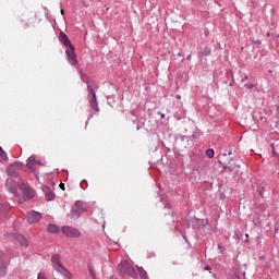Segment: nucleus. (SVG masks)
I'll return each instance as SVG.
<instances>
[{"label":"nucleus","mask_w":279,"mask_h":279,"mask_svg":"<svg viewBox=\"0 0 279 279\" xmlns=\"http://www.w3.org/2000/svg\"><path fill=\"white\" fill-rule=\"evenodd\" d=\"M51 263L54 271L61 274L63 278L71 279V272L62 265V260H60V255H53L51 257Z\"/></svg>","instance_id":"4"},{"label":"nucleus","mask_w":279,"mask_h":279,"mask_svg":"<svg viewBox=\"0 0 279 279\" xmlns=\"http://www.w3.org/2000/svg\"><path fill=\"white\" fill-rule=\"evenodd\" d=\"M245 86L246 88H248V90H252V88H255L254 84H246Z\"/></svg>","instance_id":"26"},{"label":"nucleus","mask_w":279,"mask_h":279,"mask_svg":"<svg viewBox=\"0 0 279 279\" xmlns=\"http://www.w3.org/2000/svg\"><path fill=\"white\" fill-rule=\"evenodd\" d=\"M118 269H119V272L121 274L122 278H125V276H129V278H136V270L126 260L121 262Z\"/></svg>","instance_id":"5"},{"label":"nucleus","mask_w":279,"mask_h":279,"mask_svg":"<svg viewBox=\"0 0 279 279\" xmlns=\"http://www.w3.org/2000/svg\"><path fill=\"white\" fill-rule=\"evenodd\" d=\"M14 241L20 243L21 247H29V241L23 234H12Z\"/></svg>","instance_id":"13"},{"label":"nucleus","mask_w":279,"mask_h":279,"mask_svg":"<svg viewBox=\"0 0 279 279\" xmlns=\"http://www.w3.org/2000/svg\"><path fill=\"white\" fill-rule=\"evenodd\" d=\"M178 56H182V53H181V52H179V53H178Z\"/></svg>","instance_id":"36"},{"label":"nucleus","mask_w":279,"mask_h":279,"mask_svg":"<svg viewBox=\"0 0 279 279\" xmlns=\"http://www.w3.org/2000/svg\"><path fill=\"white\" fill-rule=\"evenodd\" d=\"M46 199L47 202H52V199H56V194L51 192V190L48 189V192H46Z\"/></svg>","instance_id":"20"},{"label":"nucleus","mask_w":279,"mask_h":279,"mask_svg":"<svg viewBox=\"0 0 279 279\" xmlns=\"http://www.w3.org/2000/svg\"><path fill=\"white\" fill-rule=\"evenodd\" d=\"M161 119H165V113H161Z\"/></svg>","instance_id":"31"},{"label":"nucleus","mask_w":279,"mask_h":279,"mask_svg":"<svg viewBox=\"0 0 279 279\" xmlns=\"http://www.w3.org/2000/svg\"><path fill=\"white\" fill-rule=\"evenodd\" d=\"M89 274H90L92 278H94V279L97 278V275L95 274V269L89 268Z\"/></svg>","instance_id":"24"},{"label":"nucleus","mask_w":279,"mask_h":279,"mask_svg":"<svg viewBox=\"0 0 279 279\" xmlns=\"http://www.w3.org/2000/svg\"><path fill=\"white\" fill-rule=\"evenodd\" d=\"M35 165H40V162H37L36 161V157H34V156L28 157V159H27V167H28V169L31 171H34V166Z\"/></svg>","instance_id":"17"},{"label":"nucleus","mask_w":279,"mask_h":279,"mask_svg":"<svg viewBox=\"0 0 279 279\" xmlns=\"http://www.w3.org/2000/svg\"><path fill=\"white\" fill-rule=\"evenodd\" d=\"M19 189L22 195H24L23 198L19 199V204H23L26 199H34L35 192L32 187L27 186V184L19 182Z\"/></svg>","instance_id":"6"},{"label":"nucleus","mask_w":279,"mask_h":279,"mask_svg":"<svg viewBox=\"0 0 279 279\" xmlns=\"http://www.w3.org/2000/svg\"><path fill=\"white\" fill-rule=\"evenodd\" d=\"M48 232H51V234H58V232H60V228L56 225H49Z\"/></svg>","instance_id":"19"},{"label":"nucleus","mask_w":279,"mask_h":279,"mask_svg":"<svg viewBox=\"0 0 279 279\" xmlns=\"http://www.w3.org/2000/svg\"><path fill=\"white\" fill-rule=\"evenodd\" d=\"M62 232L70 239H80L82 236V232L73 227H62Z\"/></svg>","instance_id":"7"},{"label":"nucleus","mask_w":279,"mask_h":279,"mask_svg":"<svg viewBox=\"0 0 279 279\" xmlns=\"http://www.w3.org/2000/svg\"><path fill=\"white\" fill-rule=\"evenodd\" d=\"M20 169H21V163L14 162L7 168V173L8 175H11V178H16L19 175Z\"/></svg>","instance_id":"10"},{"label":"nucleus","mask_w":279,"mask_h":279,"mask_svg":"<svg viewBox=\"0 0 279 279\" xmlns=\"http://www.w3.org/2000/svg\"><path fill=\"white\" fill-rule=\"evenodd\" d=\"M51 263L54 271L61 274L63 278L71 279V272L62 265V260H60V255H53L51 257Z\"/></svg>","instance_id":"3"},{"label":"nucleus","mask_w":279,"mask_h":279,"mask_svg":"<svg viewBox=\"0 0 279 279\" xmlns=\"http://www.w3.org/2000/svg\"><path fill=\"white\" fill-rule=\"evenodd\" d=\"M8 215V208L4 205H0V219H3Z\"/></svg>","instance_id":"22"},{"label":"nucleus","mask_w":279,"mask_h":279,"mask_svg":"<svg viewBox=\"0 0 279 279\" xmlns=\"http://www.w3.org/2000/svg\"><path fill=\"white\" fill-rule=\"evenodd\" d=\"M8 160V155H5V150L0 147V162H5Z\"/></svg>","instance_id":"21"},{"label":"nucleus","mask_w":279,"mask_h":279,"mask_svg":"<svg viewBox=\"0 0 279 279\" xmlns=\"http://www.w3.org/2000/svg\"><path fill=\"white\" fill-rule=\"evenodd\" d=\"M37 279H47V275H45V272H39Z\"/></svg>","instance_id":"25"},{"label":"nucleus","mask_w":279,"mask_h":279,"mask_svg":"<svg viewBox=\"0 0 279 279\" xmlns=\"http://www.w3.org/2000/svg\"><path fill=\"white\" fill-rule=\"evenodd\" d=\"M84 203L82 202H76L75 203V208L71 211L72 218L73 219H80L82 217V214L84 213Z\"/></svg>","instance_id":"9"},{"label":"nucleus","mask_w":279,"mask_h":279,"mask_svg":"<svg viewBox=\"0 0 279 279\" xmlns=\"http://www.w3.org/2000/svg\"><path fill=\"white\" fill-rule=\"evenodd\" d=\"M5 185L8 189H10V191H12V193H16V181H14V179L9 178Z\"/></svg>","instance_id":"15"},{"label":"nucleus","mask_w":279,"mask_h":279,"mask_svg":"<svg viewBox=\"0 0 279 279\" xmlns=\"http://www.w3.org/2000/svg\"><path fill=\"white\" fill-rule=\"evenodd\" d=\"M60 40L62 44L65 45V47H73V44L71 43V40L69 39V36H66V34L64 33H60Z\"/></svg>","instance_id":"16"},{"label":"nucleus","mask_w":279,"mask_h":279,"mask_svg":"<svg viewBox=\"0 0 279 279\" xmlns=\"http://www.w3.org/2000/svg\"><path fill=\"white\" fill-rule=\"evenodd\" d=\"M206 271H210V266L205 267Z\"/></svg>","instance_id":"29"},{"label":"nucleus","mask_w":279,"mask_h":279,"mask_svg":"<svg viewBox=\"0 0 279 279\" xmlns=\"http://www.w3.org/2000/svg\"><path fill=\"white\" fill-rule=\"evenodd\" d=\"M206 156H207L208 158H215V149L208 148V149L206 150Z\"/></svg>","instance_id":"23"},{"label":"nucleus","mask_w":279,"mask_h":279,"mask_svg":"<svg viewBox=\"0 0 279 279\" xmlns=\"http://www.w3.org/2000/svg\"><path fill=\"white\" fill-rule=\"evenodd\" d=\"M41 218H43V216L38 211H29V213H27V221H28V223H38V221Z\"/></svg>","instance_id":"14"},{"label":"nucleus","mask_w":279,"mask_h":279,"mask_svg":"<svg viewBox=\"0 0 279 279\" xmlns=\"http://www.w3.org/2000/svg\"><path fill=\"white\" fill-rule=\"evenodd\" d=\"M177 99H182V97L180 95H177Z\"/></svg>","instance_id":"30"},{"label":"nucleus","mask_w":279,"mask_h":279,"mask_svg":"<svg viewBox=\"0 0 279 279\" xmlns=\"http://www.w3.org/2000/svg\"><path fill=\"white\" fill-rule=\"evenodd\" d=\"M274 156H276V151L272 150Z\"/></svg>","instance_id":"35"},{"label":"nucleus","mask_w":279,"mask_h":279,"mask_svg":"<svg viewBox=\"0 0 279 279\" xmlns=\"http://www.w3.org/2000/svg\"><path fill=\"white\" fill-rule=\"evenodd\" d=\"M61 14H64V10H61Z\"/></svg>","instance_id":"34"},{"label":"nucleus","mask_w":279,"mask_h":279,"mask_svg":"<svg viewBox=\"0 0 279 279\" xmlns=\"http://www.w3.org/2000/svg\"><path fill=\"white\" fill-rule=\"evenodd\" d=\"M137 272L141 279H149V277H147V271H145L143 267H137Z\"/></svg>","instance_id":"18"},{"label":"nucleus","mask_w":279,"mask_h":279,"mask_svg":"<svg viewBox=\"0 0 279 279\" xmlns=\"http://www.w3.org/2000/svg\"><path fill=\"white\" fill-rule=\"evenodd\" d=\"M245 80H247V76H245V77L243 78V82H245Z\"/></svg>","instance_id":"33"},{"label":"nucleus","mask_w":279,"mask_h":279,"mask_svg":"<svg viewBox=\"0 0 279 279\" xmlns=\"http://www.w3.org/2000/svg\"><path fill=\"white\" fill-rule=\"evenodd\" d=\"M51 263L54 271L61 274L63 278L71 279V272L62 265V260H60V255H53L51 257Z\"/></svg>","instance_id":"2"},{"label":"nucleus","mask_w":279,"mask_h":279,"mask_svg":"<svg viewBox=\"0 0 279 279\" xmlns=\"http://www.w3.org/2000/svg\"><path fill=\"white\" fill-rule=\"evenodd\" d=\"M219 162L222 165L223 169H228L230 171H234V169H239V163H236V159L232 157V153L229 151L223 153L219 156Z\"/></svg>","instance_id":"1"},{"label":"nucleus","mask_w":279,"mask_h":279,"mask_svg":"<svg viewBox=\"0 0 279 279\" xmlns=\"http://www.w3.org/2000/svg\"><path fill=\"white\" fill-rule=\"evenodd\" d=\"M59 187L61 189V191H65L66 189L64 187V183H60Z\"/></svg>","instance_id":"27"},{"label":"nucleus","mask_w":279,"mask_h":279,"mask_svg":"<svg viewBox=\"0 0 279 279\" xmlns=\"http://www.w3.org/2000/svg\"><path fill=\"white\" fill-rule=\"evenodd\" d=\"M260 39H257V40H253V45H260Z\"/></svg>","instance_id":"28"},{"label":"nucleus","mask_w":279,"mask_h":279,"mask_svg":"<svg viewBox=\"0 0 279 279\" xmlns=\"http://www.w3.org/2000/svg\"><path fill=\"white\" fill-rule=\"evenodd\" d=\"M89 104L95 112H99V106L97 105V94L95 93V89L93 87L89 88Z\"/></svg>","instance_id":"12"},{"label":"nucleus","mask_w":279,"mask_h":279,"mask_svg":"<svg viewBox=\"0 0 279 279\" xmlns=\"http://www.w3.org/2000/svg\"><path fill=\"white\" fill-rule=\"evenodd\" d=\"M8 274V255L0 251V278Z\"/></svg>","instance_id":"8"},{"label":"nucleus","mask_w":279,"mask_h":279,"mask_svg":"<svg viewBox=\"0 0 279 279\" xmlns=\"http://www.w3.org/2000/svg\"><path fill=\"white\" fill-rule=\"evenodd\" d=\"M187 60H191V54H190V56H187Z\"/></svg>","instance_id":"32"},{"label":"nucleus","mask_w":279,"mask_h":279,"mask_svg":"<svg viewBox=\"0 0 279 279\" xmlns=\"http://www.w3.org/2000/svg\"><path fill=\"white\" fill-rule=\"evenodd\" d=\"M66 56L70 64H72V66H75V64H77V56H75V47L73 46L69 47L66 49Z\"/></svg>","instance_id":"11"}]
</instances>
